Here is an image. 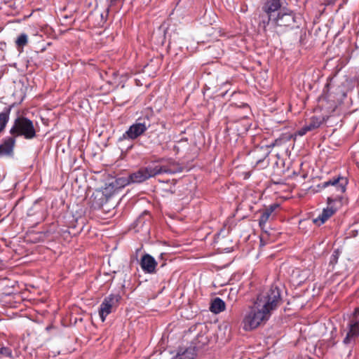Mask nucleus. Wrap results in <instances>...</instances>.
<instances>
[{"mask_svg":"<svg viewBox=\"0 0 359 359\" xmlns=\"http://www.w3.org/2000/svg\"><path fill=\"white\" fill-rule=\"evenodd\" d=\"M282 303L280 291L278 287L272 286L269 290L258 294L254 304L248 307L243 319V327L250 331L267 321L272 312Z\"/></svg>","mask_w":359,"mask_h":359,"instance_id":"1","label":"nucleus"},{"mask_svg":"<svg viewBox=\"0 0 359 359\" xmlns=\"http://www.w3.org/2000/svg\"><path fill=\"white\" fill-rule=\"evenodd\" d=\"M302 18L292 11L278 12L277 15L270 17L268 26L274 29L277 33H282L287 29L299 28Z\"/></svg>","mask_w":359,"mask_h":359,"instance_id":"2","label":"nucleus"},{"mask_svg":"<svg viewBox=\"0 0 359 359\" xmlns=\"http://www.w3.org/2000/svg\"><path fill=\"white\" fill-rule=\"evenodd\" d=\"M9 133L15 140L18 137H23L25 140H32L36 136L33 121L22 116H18L14 120Z\"/></svg>","mask_w":359,"mask_h":359,"instance_id":"3","label":"nucleus"},{"mask_svg":"<svg viewBox=\"0 0 359 359\" xmlns=\"http://www.w3.org/2000/svg\"><path fill=\"white\" fill-rule=\"evenodd\" d=\"M151 127L150 116L148 114L140 116L135 122L118 138V141L135 140Z\"/></svg>","mask_w":359,"mask_h":359,"instance_id":"4","label":"nucleus"},{"mask_svg":"<svg viewBox=\"0 0 359 359\" xmlns=\"http://www.w3.org/2000/svg\"><path fill=\"white\" fill-rule=\"evenodd\" d=\"M116 191L117 189L112 182L106 184L104 187L96 190L93 194V205L97 208L103 206Z\"/></svg>","mask_w":359,"mask_h":359,"instance_id":"5","label":"nucleus"},{"mask_svg":"<svg viewBox=\"0 0 359 359\" xmlns=\"http://www.w3.org/2000/svg\"><path fill=\"white\" fill-rule=\"evenodd\" d=\"M348 182L346 177L338 175L323 182L322 187H330V191L334 193L332 196H343L346 190Z\"/></svg>","mask_w":359,"mask_h":359,"instance_id":"6","label":"nucleus"},{"mask_svg":"<svg viewBox=\"0 0 359 359\" xmlns=\"http://www.w3.org/2000/svg\"><path fill=\"white\" fill-rule=\"evenodd\" d=\"M121 296L118 294H110L106 297L99 308V316L102 322H104L107 316L112 312V309L117 306Z\"/></svg>","mask_w":359,"mask_h":359,"instance_id":"7","label":"nucleus"},{"mask_svg":"<svg viewBox=\"0 0 359 359\" xmlns=\"http://www.w3.org/2000/svg\"><path fill=\"white\" fill-rule=\"evenodd\" d=\"M270 151L269 147H261L256 148L252 153V164H255L258 169H264L269 166L270 161L269 155Z\"/></svg>","mask_w":359,"mask_h":359,"instance_id":"8","label":"nucleus"},{"mask_svg":"<svg viewBox=\"0 0 359 359\" xmlns=\"http://www.w3.org/2000/svg\"><path fill=\"white\" fill-rule=\"evenodd\" d=\"M151 165L154 176L164 173L174 175L182 172L183 170L182 167L174 161L163 165L154 164Z\"/></svg>","mask_w":359,"mask_h":359,"instance_id":"9","label":"nucleus"},{"mask_svg":"<svg viewBox=\"0 0 359 359\" xmlns=\"http://www.w3.org/2000/svg\"><path fill=\"white\" fill-rule=\"evenodd\" d=\"M359 337V317L352 318L348 323V331L343 340L344 345H351L355 343Z\"/></svg>","mask_w":359,"mask_h":359,"instance_id":"10","label":"nucleus"},{"mask_svg":"<svg viewBox=\"0 0 359 359\" xmlns=\"http://www.w3.org/2000/svg\"><path fill=\"white\" fill-rule=\"evenodd\" d=\"M152 177L154 175L151 165L140 168L128 175L131 183H141Z\"/></svg>","mask_w":359,"mask_h":359,"instance_id":"11","label":"nucleus"},{"mask_svg":"<svg viewBox=\"0 0 359 359\" xmlns=\"http://www.w3.org/2000/svg\"><path fill=\"white\" fill-rule=\"evenodd\" d=\"M140 266L144 273L151 274L156 272L157 262L151 255L145 254L141 258Z\"/></svg>","mask_w":359,"mask_h":359,"instance_id":"12","label":"nucleus"},{"mask_svg":"<svg viewBox=\"0 0 359 359\" xmlns=\"http://www.w3.org/2000/svg\"><path fill=\"white\" fill-rule=\"evenodd\" d=\"M198 348L196 343L192 342L187 348H179L176 354L178 359H194L197 355Z\"/></svg>","mask_w":359,"mask_h":359,"instance_id":"13","label":"nucleus"},{"mask_svg":"<svg viewBox=\"0 0 359 359\" xmlns=\"http://www.w3.org/2000/svg\"><path fill=\"white\" fill-rule=\"evenodd\" d=\"M15 140L13 137H7L3 140L0 144V156H9L13 154L15 144Z\"/></svg>","mask_w":359,"mask_h":359,"instance_id":"14","label":"nucleus"},{"mask_svg":"<svg viewBox=\"0 0 359 359\" xmlns=\"http://www.w3.org/2000/svg\"><path fill=\"white\" fill-rule=\"evenodd\" d=\"M276 206L277 205L276 204L271 205L269 208L264 210V211L262 212L259 219V224L262 229H264L265 226L266 222L269 219L272 212L275 210Z\"/></svg>","mask_w":359,"mask_h":359,"instance_id":"15","label":"nucleus"},{"mask_svg":"<svg viewBox=\"0 0 359 359\" xmlns=\"http://www.w3.org/2000/svg\"><path fill=\"white\" fill-rule=\"evenodd\" d=\"M12 106L6 107L0 113V133L5 129L10 118Z\"/></svg>","mask_w":359,"mask_h":359,"instance_id":"16","label":"nucleus"},{"mask_svg":"<svg viewBox=\"0 0 359 359\" xmlns=\"http://www.w3.org/2000/svg\"><path fill=\"white\" fill-rule=\"evenodd\" d=\"M210 311L214 313H219L225 309V302L219 297H216L211 303Z\"/></svg>","mask_w":359,"mask_h":359,"instance_id":"17","label":"nucleus"},{"mask_svg":"<svg viewBox=\"0 0 359 359\" xmlns=\"http://www.w3.org/2000/svg\"><path fill=\"white\" fill-rule=\"evenodd\" d=\"M344 197L340 196H330L327 197V204L329 206L336 208V212L339 209L343 203Z\"/></svg>","mask_w":359,"mask_h":359,"instance_id":"18","label":"nucleus"},{"mask_svg":"<svg viewBox=\"0 0 359 359\" xmlns=\"http://www.w3.org/2000/svg\"><path fill=\"white\" fill-rule=\"evenodd\" d=\"M323 123V120L320 117L312 116L310 118L309 122L307 123L306 126L310 131H312L318 128Z\"/></svg>","mask_w":359,"mask_h":359,"instance_id":"19","label":"nucleus"},{"mask_svg":"<svg viewBox=\"0 0 359 359\" xmlns=\"http://www.w3.org/2000/svg\"><path fill=\"white\" fill-rule=\"evenodd\" d=\"M112 183L116 187V189L118 190L120 188L124 187L130 184H131L130 181L129 180V177H118L116 179L114 182H112Z\"/></svg>","mask_w":359,"mask_h":359,"instance_id":"20","label":"nucleus"},{"mask_svg":"<svg viewBox=\"0 0 359 359\" xmlns=\"http://www.w3.org/2000/svg\"><path fill=\"white\" fill-rule=\"evenodd\" d=\"M28 43V36L25 33L20 34L15 41V44L18 48H23Z\"/></svg>","mask_w":359,"mask_h":359,"instance_id":"21","label":"nucleus"},{"mask_svg":"<svg viewBox=\"0 0 359 359\" xmlns=\"http://www.w3.org/2000/svg\"><path fill=\"white\" fill-rule=\"evenodd\" d=\"M322 212L325 215V217L328 219L336 212V208L327 205V208H324Z\"/></svg>","mask_w":359,"mask_h":359,"instance_id":"22","label":"nucleus"},{"mask_svg":"<svg viewBox=\"0 0 359 359\" xmlns=\"http://www.w3.org/2000/svg\"><path fill=\"white\" fill-rule=\"evenodd\" d=\"M11 350L9 348L0 345V359L3 357L11 356Z\"/></svg>","mask_w":359,"mask_h":359,"instance_id":"23","label":"nucleus"},{"mask_svg":"<svg viewBox=\"0 0 359 359\" xmlns=\"http://www.w3.org/2000/svg\"><path fill=\"white\" fill-rule=\"evenodd\" d=\"M327 220V219L325 217V215L322 212L316 218L313 219V223L318 226H320L321 224H324Z\"/></svg>","mask_w":359,"mask_h":359,"instance_id":"24","label":"nucleus"},{"mask_svg":"<svg viewBox=\"0 0 359 359\" xmlns=\"http://www.w3.org/2000/svg\"><path fill=\"white\" fill-rule=\"evenodd\" d=\"M309 131L310 130H309L307 126L306 125H304L302 128H300L299 130L296 131L295 135L302 137V136H304V135H306Z\"/></svg>","mask_w":359,"mask_h":359,"instance_id":"25","label":"nucleus"},{"mask_svg":"<svg viewBox=\"0 0 359 359\" xmlns=\"http://www.w3.org/2000/svg\"><path fill=\"white\" fill-rule=\"evenodd\" d=\"M120 1L121 0H109L107 11H109V8L116 6Z\"/></svg>","mask_w":359,"mask_h":359,"instance_id":"26","label":"nucleus"},{"mask_svg":"<svg viewBox=\"0 0 359 359\" xmlns=\"http://www.w3.org/2000/svg\"><path fill=\"white\" fill-rule=\"evenodd\" d=\"M339 256V252L337 251H334L332 255V260L331 262H337V259Z\"/></svg>","mask_w":359,"mask_h":359,"instance_id":"27","label":"nucleus"},{"mask_svg":"<svg viewBox=\"0 0 359 359\" xmlns=\"http://www.w3.org/2000/svg\"><path fill=\"white\" fill-rule=\"evenodd\" d=\"M281 140H276L269 147H275L278 146L280 144Z\"/></svg>","mask_w":359,"mask_h":359,"instance_id":"28","label":"nucleus"},{"mask_svg":"<svg viewBox=\"0 0 359 359\" xmlns=\"http://www.w3.org/2000/svg\"><path fill=\"white\" fill-rule=\"evenodd\" d=\"M356 317H359V307H356L353 312V316L352 318H355Z\"/></svg>","mask_w":359,"mask_h":359,"instance_id":"29","label":"nucleus"},{"mask_svg":"<svg viewBox=\"0 0 359 359\" xmlns=\"http://www.w3.org/2000/svg\"><path fill=\"white\" fill-rule=\"evenodd\" d=\"M329 87V84H327L323 90V92L325 91V89Z\"/></svg>","mask_w":359,"mask_h":359,"instance_id":"30","label":"nucleus"}]
</instances>
